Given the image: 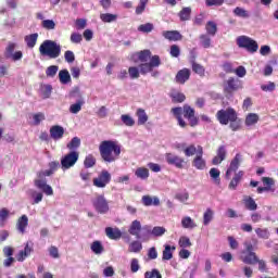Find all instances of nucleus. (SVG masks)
<instances>
[{"mask_svg": "<svg viewBox=\"0 0 278 278\" xmlns=\"http://www.w3.org/2000/svg\"><path fill=\"white\" fill-rule=\"evenodd\" d=\"M170 112L182 129H186L188 125L189 127H197L199 125V116H197V111L189 104H184L182 108H173Z\"/></svg>", "mask_w": 278, "mask_h": 278, "instance_id": "nucleus-1", "label": "nucleus"}, {"mask_svg": "<svg viewBox=\"0 0 278 278\" xmlns=\"http://www.w3.org/2000/svg\"><path fill=\"white\" fill-rule=\"evenodd\" d=\"M99 153L104 164H113L121 157L122 146L116 140H103L99 144Z\"/></svg>", "mask_w": 278, "mask_h": 278, "instance_id": "nucleus-2", "label": "nucleus"}, {"mask_svg": "<svg viewBox=\"0 0 278 278\" xmlns=\"http://www.w3.org/2000/svg\"><path fill=\"white\" fill-rule=\"evenodd\" d=\"M136 55L139 62H141V64H139L141 75L153 73V68H157L162 65L160 55L152 56L151 50H141L137 52Z\"/></svg>", "mask_w": 278, "mask_h": 278, "instance_id": "nucleus-3", "label": "nucleus"}, {"mask_svg": "<svg viewBox=\"0 0 278 278\" xmlns=\"http://www.w3.org/2000/svg\"><path fill=\"white\" fill-rule=\"evenodd\" d=\"M215 116L219 125H229L232 131L240 129V118H238V112L233 108L222 109L217 111Z\"/></svg>", "mask_w": 278, "mask_h": 278, "instance_id": "nucleus-4", "label": "nucleus"}, {"mask_svg": "<svg viewBox=\"0 0 278 278\" xmlns=\"http://www.w3.org/2000/svg\"><path fill=\"white\" fill-rule=\"evenodd\" d=\"M39 53L43 58L56 60V58L62 54V46L53 40L47 39L40 45Z\"/></svg>", "mask_w": 278, "mask_h": 278, "instance_id": "nucleus-5", "label": "nucleus"}, {"mask_svg": "<svg viewBox=\"0 0 278 278\" xmlns=\"http://www.w3.org/2000/svg\"><path fill=\"white\" fill-rule=\"evenodd\" d=\"M237 45L239 49H245L249 53H257V49H260L257 41L248 36H239L237 38Z\"/></svg>", "mask_w": 278, "mask_h": 278, "instance_id": "nucleus-6", "label": "nucleus"}, {"mask_svg": "<svg viewBox=\"0 0 278 278\" xmlns=\"http://www.w3.org/2000/svg\"><path fill=\"white\" fill-rule=\"evenodd\" d=\"M79 160V152L71 151L70 153L65 154L61 159V166L63 170H68V168H73L75 164H77Z\"/></svg>", "mask_w": 278, "mask_h": 278, "instance_id": "nucleus-7", "label": "nucleus"}, {"mask_svg": "<svg viewBox=\"0 0 278 278\" xmlns=\"http://www.w3.org/2000/svg\"><path fill=\"white\" fill-rule=\"evenodd\" d=\"M92 205L99 214H108L110 212V204H108V200L103 194L97 195L92 200Z\"/></svg>", "mask_w": 278, "mask_h": 278, "instance_id": "nucleus-8", "label": "nucleus"}, {"mask_svg": "<svg viewBox=\"0 0 278 278\" xmlns=\"http://www.w3.org/2000/svg\"><path fill=\"white\" fill-rule=\"evenodd\" d=\"M16 49V43L14 42H9L4 50V58L7 60H12V62H18L23 60V51L18 50L15 51ZM15 51V52H14Z\"/></svg>", "mask_w": 278, "mask_h": 278, "instance_id": "nucleus-9", "label": "nucleus"}, {"mask_svg": "<svg viewBox=\"0 0 278 278\" xmlns=\"http://www.w3.org/2000/svg\"><path fill=\"white\" fill-rule=\"evenodd\" d=\"M165 160L169 166H175V168H179L180 170L186 168V165L188 164L186 159L173 153H166Z\"/></svg>", "mask_w": 278, "mask_h": 278, "instance_id": "nucleus-10", "label": "nucleus"}, {"mask_svg": "<svg viewBox=\"0 0 278 278\" xmlns=\"http://www.w3.org/2000/svg\"><path fill=\"white\" fill-rule=\"evenodd\" d=\"M112 181V174L106 169H102L98 177L93 178V186L96 188H105Z\"/></svg>", "mask_w": 278, "mask_h": 278, "instance_id": "nucleus-11", "label": "nucleus"}, {"mask_svg": "<svg viewBox=\"0 0 278 278\" xmlns=\"http://www.w3.org/2000/svg\"><path fill=\"white\" fill-rule=\"evenodd\" d=\"M192 166L197 168V170H205L207 166L205 159H203V147L201 146H198V153L192 160Z\"/></svg>", "mask_w": 278, "mask_h": 278, "instance_id": "nucleus-12", "label": "nucleus"}, {"mask_svg": "<svg viewBox=\"0 0 278 278\" xmlns=\"http://www.w3.org/2000/svg\"><path fill=\"white\" fill-rule=\"evenodd\" d=\"M242 162V154L237 153L235 157L231 160L229 167L226 170L225 177L226 179H231V175L240 168V163Z\"/></svg>", "mask_w": 278, "mask_h": 278, "instance_id": "nucleus-13", "label": "nucleus"}, {"mask_svg": "<svg viewBox=\"0 0 278 278\" xmlns=\"http://www.w3.org/2000/svg\"><path fill=\"white\" fill-rule=\"evenodd\" d=\"M34 253V242L28 241L25 243L24 249L21 250L16 255L17 262H25L26 257H29Z\"/></svg>", "mask_w": 278, "mask_h": 278, "instance_id": "nucleus-14", "label": "nucleus"}, {"mask_svg": "<svg viewBox=\"0 0 278 278\" xmlns=\"http://www.w3.org/2000/svg\"><path fill=\"white\" fill-rule=\"evenodd\" d=\"M227 160V148L225 146H219L216 150V155L212 160L213 166H218Z\"/></svg>", "mask_w": 278, "mask_h": 278, "instance_id": "nucleus-15", "label": "nucleus"}, {"mask_svg": "<svg viewBox=\"0 0 278 278\" xmlns=\"http://www.w3.org/2000/svg\"><path fill=\"white\" fill-rule=\"evenodd\" d=\"M257 254L255 252L242 251L240 260L243 264H249L250 266H255L257 264Z\"/></svg>", "mask_w": 278, "mask_h": 278, "instance_id": "nucleus-16", "label": "nucleus"}, {"mask_svg": "<svg viewBox=\"0 0 278 278\" xmlns=\"http://www.w3.org/2000/svg\"><path fill=\"white\" fill-rule=\"evenodd\" d=\"M162 36L165 40H169L170 42H179V40H184V35L178 30H164Z\"/></svg>", "mask_w": 278, "mask_h": 278, "instance_id": "nucleus-17", "label": "nucleus"}, {"mask_svg": "<svg viewBox=\"0 0 278 278\" xmlns=\"http://www.w3.org/2000/svg\"><path fill=\"white\" fill-rule=\"evenodd\" d=\"M190 75H191V72L187 67L178 71L175 76L176 84H180V85L186 84V81H188L190 79Z\"/></svg>", "mask_w": 278, "mask_h": 278, "instance_id": "nucleus-18", "label": "nucleus"}, {"mask_svg": "<svg viewBox=\"0 0 278 278\" xmlns=\"http://www.w3.org/2000/svg\"><path fill=\"white\" fill-rule=\"evenodd\" d=\"M140 231H142V224H140V220L135 219L129 226L128 233L140 240Z\"/></svg>", "mask_w": 278, "mask_h": 278, "instance_id": "nucleus-19", "label": "nucleus"}, {"mask_svg": "<svg viewBox=\"0 0 278 278\" xmlns=\"http://www.w3.org/2000/svg\"><path fill=\"white\" fill-rule=\"evenodd\" d=\"M239 88H240V85L238 84V80L233 77H230L226 81L224 90L227 94H232V92H236V90H238Z\"/></svg>", "mask_w": 278, "mask_h": 278, "instance_id": "nucleus-20", "label": "nucleus"}, {"mask_svg": "<svg viewBox=\"0 0 278 278\" xmlns=\"http://www.w3.org/2000/svg\"><path fill=\"white\" fill-rule=\"evenodd\" d=\"M50 137L52 140H62L64 138V127L54 125L50 128Z\"/></svg>", "mask_w": 278, "mask_h": 278, "instance_id": "nucleus-21", "label": "nucleus"}, {"mask_svg": "<svg viewBox=\"0 0 278 278\" xmlns=\"http://www.w3.org/2000/svg\"><path fill=\"white\" fill-rule=\"evenodd\" d=\"M243 177H244L243 170H239L238 173H236L228 185L229 190H236L238 188L240 181H242Z\"/></svg>", "mask_w": 278, "mask_h": 278, "instance_id": "nucleus-22", "label": "nucleus"}, {"mask_svg": "<svg viewBox=\"0 0 278 278\" xmlns=\"http://www.w3.org/2000/svg\"><path fill=\"white\" fill-rule=\"evenodd\" d=\"M105 233L110 240H121L123 232L118 228L106 227Z\"/></svg>", "mask_w": 278, "mask_h": 278, "instance_id": "nucleus-23", "label": "nucleus"}, {"mask_svg": "<svg viewBox=\"0 0 278 278\" xmlns=\"http://www.w3.org/2000/svg\"><path fill=\"white\" fill-rule=\"evenodd\" d=\"M29 225V218L27 215H22L16 223V229L20 231V233H25V229H27V226Z\"/></svg>", "mask_w": 278, "mask_h": 278, "instance_id": "nucleus-24", "label": "nucleus"}, {"mask_svg": "<svg viewBox=\"0 0 278 278\" xmlns=\"http://www.w3.org/2000/svg\"><path fill=\"white\" fill-rule=\"evenodd\" d=\"M143 205H146V207H151V205L157 206L160 205V198L157 197H151V195H143L141 199Z\"/></svg>", "mask_w": 278, "mask_h": 278, "instance_id": "nucleus-25", "label": "nucleus"}, {"mask_svg": "<svg viewBox=\"0 0 278 278\" xmlns=\"http://www.w3.org/2000/svg\"><path fill=\"white\" fill-rule=\"evenodd\" d=\"M178 16L182 23L186 21H190V16H192V8L190 7L182 8L179 11Z\"/></svg>", "mask_w": 278, "mask_h": 278, "instance_id": "nucleus-26", "label": "nucleus"}, {"mask_svg": "<svg viewBox=\"0 0 278 278\" xmlns=\"http://www.w3.org/2000/svg\"><path fill=\"white\" fill-rule=\"evenodd\" d=\"M243 203H244V206L250 212H255V210H257V203H255V200L253 198H251L250 195H245L243 198Z\"/></svg>", "mask_w": 278, "mask_h": 278, "instance_id": "nucleus-27", "label": "nucleus"}, {"mask_svg": "<svg viewBox=\"0 0 278 278\" xmlns=\"http://www.w3.org/2000/svg\"><path fill=\"white\" fill-rule=\"evenodd\" d=\"M24 40L28 49H34L36 47V42H38V33L25 36Z\"/></svg>", "mask_w": 278, "mask_h": 278, "instance_id": "nucleus-28", "label": "nucleus"}, {"mask_svg": "<svg viewBox=\"0 0 278 278\" xmlns=\"http://www.w3.org/2000/svg\"><path fill=\"white\" fill-rule=\"evenodd\" d=\"M191 68L195 75H199L200 77H205V67L199 63H197L194 60L191 61Z\"/></svg>", "mask_w": 278, "mask_h": 278, "instance_id": "nucleus-29", "label": "nucleus"}, {"mask_svg": "<svg viewBox=\"0 0 278 278\" xmlns=\"http://www.w3.org/2000/svg\"><path fill=\"white\" fill-rule=\"evenodd\" d=\"M136 116L138 117V125H146L147 121H149V115H147L144 109H138L136 112Z\"/></svg>", "mask_w": 278, "mask_h": 278, "instance_id": "nucleus-30", "label": "nucleus"}, {"mask_svg": "<svg viewBox=\"0 0 278 278\" xmlns=\"http://www.w3.org/2000/svg\"><path fill=\"white\" fill-rule=\"evenodd\" d=\"M206 36H216L218 31V25L215 22L208 21L205 25Z\"/></svg>", "mask_w": 278, "mask_h": 278, "instance_id": "nucleus-31", "label": "nucleus"}, {"mask_svg": "<svg viewBox=\"0 0 278 278\" xmlns=\"http://www.w3.org/2000/svg\"><path fill=\"white\" fill-rule=\"evenodd\" d=\"M181 227L184 229H194L197 227V224L194 223V219L190 216L182 217L181 219Z\"/></svg>", "mask_w": 278, "mask_h": 278, "instance_id": "nucleus-32", "label": "nucleus"}, {"mask_svg": "<svg viewBox=\"0 0 278 278\" xmlns=\"http://www.w3.org/2000/svg\"><path fill=\"white\" fill-rule=\"evenodd\" d=\"M175 245L170 247L168 244H165V249L163 250V256L162 260L164 262H168L170 261V258L173 257V251H175Z\"/></svg>", "mask_w": 278, "mask_h": 278, "instance_id": "nucleus-33", "label": "nucleus"}, {"mask_svg": "<svg viewBox=\"0 0 278 278\" xmlns=\"http://www.w3.org/2000/svg\"><path fill=\"white\" fill-rule=\"evenodd\" d=\"M59 79L63 85L71 84V73H68V70H61L59 72Z\"/></svg>", "mask_w": 278, "mask_h": 278, "instance_id": "nucleus-34", "label": "nucleus"}, {"mask_svg": "<svg viewBox=\"0 0 278 278\" xmlns=\"http://www.w3.org/2000/svg\"><path fill=\"white\" fill-rule=\"evenodd\" d=\"M258 121H260V115H257L256 113H250L245 117V125L247 127H251V125L257 124Z\"/></svg>", "mask_w": 278, "mask_h": 278, "instance_id": "nucleus-35", "label": "nucleus"}, {"mask_svg": "<svg viewBox=\"0 0 278 278\" xmlns=\"http://www.w3.org/2000/svg\"><path fill=\"white\" fill-rule=\"evenodd\" d=\"M118 15L116 14H112V13H102L100 14V20L102 21V23H114L115 21H117Z\"/></svg>", "mask_w": 278, "mask_h": 278, "instance_id": "nucleus-36", "label": "nucleus"}, {"mask_svg": "<svg viewBox=\"0 0 278 278\" xmlns=\"http://www.w3.org/2000/svg\"><path fill=\"white\" fill-rule=\"evenodd\" d=\"M200 45L204 49H210V47H212V38H210V35L207 34L200 35Z\"/></svg>", "mask_w": 278, "mask_h": 278, "instance_id": "nucleus-37", "label": "nucleus"}, {"mask_svg": "<svg viewBox=\"0 0 278 278\" xmlns=\"http://www.w3.org/2000/svg\"><path fill=\"white\" fill-rule=\"evenodd\" d=\"M81 147V139L78 137L72 138V140L67 143V149L70 151H76V149H79Z\"/></svg>", "mask_w": 278, "mask_h": 278, "instance_id": "nucleus-38", "label": "nucleus"}, {"mask_svg": "<svg viewBox=\"0 0 278 278\" xmlns=\"http://www.w3.org/2000/svg\"><path fill=\"white\" fill-rule=\"evenodd\" d=\"M184 153L186 157H192V155H197L199 153V147L190 144L187 148H185Z\"/></svg>", "mask_w": 278, "mask_h": 278, "instance_id": "nucleus-39", "label": "nucleus"}, {"mask_svg": "<svg viewBox=\"0 0 278 278\" xmlns=\"http://www.w3.org/2000/svg\"><path fill=\"white\" fill-rule=\"evenodd\" d=\"M96 165H97V159L94 157V155L88 154L84 161L85 168H92Z\"/></svg>", "mask_w": 278, "mask_h": 278, "instance_id": "nucleus-40", "label": "nucleus"}, {"mask_svg": "<svg viewBox=\"0 0 278 278\" xmlns=\"http://www.w3.org/2000/svg\"><path fill=\"white\" fill-rule=\"evenodd\" d=\"M148 232L152 236H155V238H160L166 233V228L162 226H155L152 230L148 229Z\"/></svg>", "mask_w": 278, "mask_h": 278, "instance_id": "nucleus-41", "label": "nucleus"}, {"mask_svg": "<svg viewBox=\"0 0 278 278\" xmlns=\"http://www.w3.org/2000/svg\"><path fill=\"white\" fill-rule=\"evenodd\" d=\"M91 251L96 255H101V253H103V251H104L103 244L101 243V241H93L91 243Z\"/></svg>", "mask_w": 278, "mask_h": 278, "instance_id": "nucleus-42", "label": "nucleus"}, {"mask_svg": "<svg viewBox=\"0 0 278 278\" xmlns=\"http://www.w3.org/2000/svg\"><path fill=\"white\" fill-rule=\"evenodd\" d=\"M135 175L139 179H149V169L146 167H138L135 172Z\"/></svg>", "mask_w": 278, "mask_h": 278, "instance_id": "nucleus-43", "label": "nucleus"}, {"mask_svg": "<svg viewBox=\"0 0 278 278\" xmlns=\"http://www.w3.org/2000/svg\"><path fill=\"white\" fill-rule=\"evenodd\" d=\"M81 105H84V99H79L76 103L70 106V112L72 114H79L81 112Z\"/></svg>", "mask_w": 278, "mask_h": 278, "instance_id": "nucleus-44", "label": "nucleus"}, {"mask_svg": "<svg viewBox=\"0 0 278 278\" xmlns=\"http://www.w3.org/2000/svg\"><path fill=\"white\" fill-rule=\"evenodd\" d=\"M233 14L235 16H239V18H249V16H251V14H249V11L240 7L235 8Z\"/></svg>", "mask_w": 278, "mask_h": 278, "instance_id": "nucleus-45", "label": "nucleus"}, {"mask_svg": "<svg viewBox=\"0 0 278 278\" xmlns=\"http://www.w3.org/2000/svg\"><path fill=\"white\" fill-rule=\"evenodd\" d=\"M256 236L262 238L263 240H268L270 238V232H268V228H256L255 229Z\"/></svg>", "mask_w": 278, "mask_h": 278, "instance_id": "nucleus-46", "label": "nucleus"}, {"mask_svg": "<svg viewBox=\"0 0 278 278\" xmlns=\"http://www.w3.org/2000/svg\"><path fill=\"white\" fill-rule=\"evenodd\" d=\"M170 99L174 103H184V101H186V94L182 92H175L170 94Z\"/></svg>", "mask_w": 278, "mask_h": 278, "instance_id": "nucleus-47", "label": "nucleus"}, {"mask_svg": "<svg viewBox=\"0 0 278 278\" xmlns=\"http://www.w3.org/2000/svg\"><path fill=\"white\" fill-rule=\"evenodd\" d=\"M178 244L181 249H188L192 247V241H190V238L182 236L179 238Z\"/></svg>", "mask_w": 278, "mask_h": 278, "instance_id": "nucleus-48", "label": "nucleus"}, {"mask_svg": "<svg viewBox=\"0 0 278 278\" xmlns=\"http://www.w3.org/2000/svg\"><path fill=\"white\" fill-rule=\"evenodd\" d=\"M153 24L151 23H146V24H141L138 27V31H141L142 34H151V31H153Z\"/></svg>", "mask_w": 278, "mask_h": 278, "instance_id": "nucleus-49", "label": "nucleus"}, {"mask_svg": "<svg viewBox=\"0 0 278 278\" xmlns=\"http://www.w3.org/2000/svg\"><path fill=\"white\" fill-rule=\"evenodd\" d=\"M121 121L122 123H124V125H126V127H134V125H136V121H134V117H130L127 114L122 115Z\"/></svg>", "mask_w": 278, "mask_h": 278, "instance_id": "nucleus-50", "label": "nucleus"}, {"mask_svg": "<svg viewBox=\"0 0 278 278\" xmlns=\"http://www.w3.org/2000/svg\"><path fill=\"white\" fill-rule=\"evenodd\" d=\"M212 218H214V211H212V208H207L203 215V225H210V223H212Z\"/></svg>", "mask_w": 278, "mask_h": 278, "instance_id": "nucleus-51", "label": "nucleus"}, {"mask_svg": "<svg viewBox=\"0 0 278 278\" xmlns=\"http://www.w3.org/2000/svg\"><path fill=\"white\" fill-rule=\"evenodd\" d=\"M51 92H53V87L51 85H45L41 87V94L43 99H49V97H51Z\"/></svg>", "mask_w": 278, "mask_h": 278, "instance_id": "nucleus-52", "label": "nucleus"}, {"mask_svg": "<svg viewBox=\"0 0 278 278\" xmlns=\"http://www.w3.org/2000/svg\"><path fill=\"white\" fill-rule=\"evenodd\" d=\"M128 74L130 79H138L140 77V68L137 66H130L128 68Z\"/></svg>", "mask_w": 278, "mask_h": 278, "instance_id": "nucleus-53", "label": "nucleus"}, {"mask_svg": "<svg viewBox=\"0 0 278 278\" xmlns=\"http://www.w3.org/2000/svg\"><path fill=\"white\" fill-rule=\"evenodd\" d=\"M59 70H60V67L58 65L48 66L46 70L47 77H55V75H58Z\"/></svg>", "mask_w": 278, "mask_h": 278, "instance_id": "nucleus-54", "label": "nucleus"}, {"mask_svg": "<svg viewBox=\"0 0 278 278\" xmlns=\"http://www.w3.org/2000/svg\"><path fill=\"white\" fill-rule=\"evenodd\" d=\"M46 116L45 113L39 112L33 115V125L38 126L40 125V123H42V121H45Z\"/></svg>", "mask_w": 278, "mask_h": 278, "instance_id": "nucleus-55", "label": "nucleus"}, {"mask_svg": "<svg viewBox=\"0 0 278 278\" xmlns=\"http://www.w3.org/2000/svg\"><path fill=\"white\" fill-rule=\"evenodd\" d=\"M276 88L277 85L273 81H269L267 85H261V90H263V92H275Z\"/></svg>", "mask_w": 278, "mask_h": 278, "instance_id": "nucleus-56", "label": "nucleus"}, {"mask_svg": "<svg viewBox=\"0 0 278 278\" xmlns=\"http://www.w3.org/2000/svg\"><path fill=\"white\" fill-rule=\"evenodd\" d=\"M210 175H211L212 179L217 181V184H220V170L218 168H216V167L211 168Z\"/></svg>", "mask_w": 278, "mask_h": 278, "instance_id": "nucleus-57", "label": "nucleus"}, {"mask_svg": "<svg viewBox=\"0 0 278 278\" xmlns=\"http://www.w3.org/2000/svg\"><path fill=\"white\" fill-rule=\"evenodd\" d=\"M181 54V49L177 45H172L169 50V55L172 58H178Z\"/></svg>", "mask_w": 278, "mask_h": 278, "instance_id": "nucleus-58", "label": "nucleus"}, {"mask_svg": "<svg viewBox=\"0 0 278 278\" xmlns=\"http://www.w3.org/2000/svg\"><path fill=\"white\" fill-rule=\"evenodd\" d=\"M144 278H162V274L159 269H152L151 271L144 273Z\"/></svg>", "mask_w": 278, "mask_h": 278, "instance_id": "nucleus-59", "label": "nucleus"}, {"mask_svg": "<svg viewBox=\"0 0 278 278\" xmlns=\"http://www.w3.org/2000/svg\"><path fill=\"white\" fill-rule=\"evenodd\" d=\"M41 27H43V29H55V22L53 20H45L41 23Z\"/></svg>", "mask_w": 278, "mask_h": 278, "instance_id": "nucleus-60", "label": "nucleus"}, {"mask_svg": "<svg viewBox=\"0 0 278 278\" xmlns=\"http://www.w3.org/2000/svg\"><path fill=\"white\" fill-rule=\"evenodd\" d=\"M84 40V37L79 33H72L71 35V42L74 45H79Z\"/></svg>", "mask_w": 278, "mask_h": 278, "instance_id": "nucleus-61", "label": "nucleus"}, {"mask_svg": "<svg viewBox=\"0 0 278 278\" xmlns=\"http://www.w3.org/2000/svg\"><path fill=\"white\" fill-rule=\"evenodd\" d=\"M42 192L33 191L31 199H34L33 205H38L42 201Z\"/></svg>", "mask_w": 278, "mask_h": 278, "instance_id": "nucleus-62", "label": "nucleus"}, {"mask_svg": "<svg viewBox=\"0 0 278 278\" xmlns=\"http://www.w3.org/2000/svg\"><path fill=\"white\" fill-rule=\"evenodd\" d=\"M64 59L68 64H73L75 62V53L71 50L65 51Z\"/></svg>", "mask_w": 278, "mask_h": 278, "instance_id": "nucleus-63", "label": "nucleus"}, {"mask_svg": "<svg viewBox=\"0 0 278 278\" xmlns=\"http://www.w3.org/2000/svg\"><path fill=\"white\" fill-rule=\"evenodd\" d=\"M130 270H131V273H138V270H140V263H139L138 258L131 260Z\"/></svg>", "mask_w": 278, "mask_h": 278, "instance_id": "nucleus-64", "label": "nucleus"}]
</instances>
